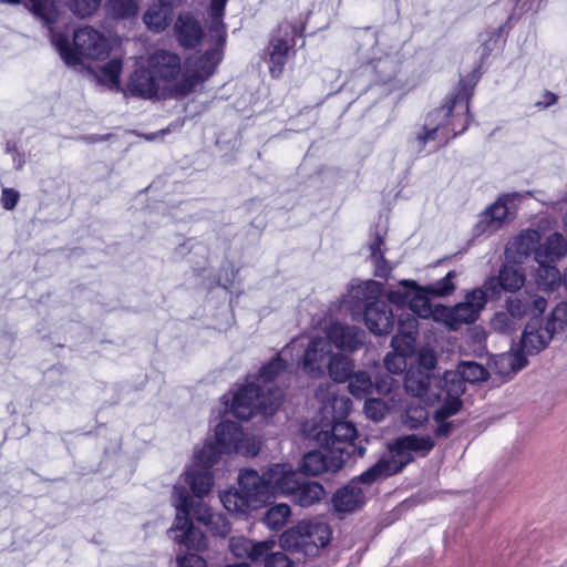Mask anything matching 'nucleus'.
I'll use <instances>...</instances> for the list:
<instances>
[{"label": "nucleus", "mask_w": 567, "mask_h": 567, "mask_svg": "<svg viewBox=\"0 0 567 567\" xmlns=\"http://www.w3.org/2000/svg\"><path fill=\"white\" fill-rule=\"evenodd\" d=\"M286 349L270 362L261 367L254 381L239 389L234 398L231 411L241 420H249L255 414L271 415L282 403V390L275 384L276 378L285 371L287 363L282 359Z\"/></svg>", "instance_id": "nucleus-1"}, {"label": "nucleus", "mask_w": 567, "mask_h": 567, "mask_svg": "<svg viewBox=\"0 0 567 567\" xmlns=\"http://www.w3.org/2000/svg\"><path fill=\"white\" fill-rule=\"evenodd\" d=\"M228 0H210L209 7V43L203 53L189 59V70L181 76L175 85V96L184 97L199 83L212 76L223 59L226 42L225 24L223 22L225 6Z\"/></svg>", "instance_id": "nucleus-2"}, {"label": "nucleus", "mask_w": 567, "mask_h": 567, "mask_svg": "<svg viewBox=\"0 0 567 567\" xmlns=\"http://www.w3.org/2000/svg\"><path fill=\"white\" fill-rule=\"evenodd\" d=\"M176 517L168 529L171 538L188 549H202L206 546L204 533L195 527L189 518L192 514L198 522L208 523L205 516H212L213 512L200 498L194 499L183 486H175L173 491Z\"/></svg>", "instance_id": "nucleus-3"}, {"label": "nucleus", "mask_w": 567, "mask_h": 567, "mask_svg": "<svg viewBox=\"0 0 567 567\" xmlns=\"http://www.w3.org/2000/svg\"><path fill=\"white\" fill-rule=\"evenodd\" d=\"M468 117V97L457 94L426 115L424 132L413 142L414 148L421 152L427 141L435 140L436 134H442L445 138L450 133H453V136L461 134L466 128Z\"/></svg>", "instance_id": "nucleus-4"}, {"label": "nucleus", "mask_w": 567, "mask_h": 567, "mask_svg": "<svg viewBox=\"0 0 567 567\" xmlns=\"http://www.w3.org/2000/svg\"><path fill=\"white\" fill-rule=\"evenodd\" d=\"M51 41L68 65L82 64L84 59H104L110 50L107 39L90 25L75 30L72 43L68 37L54 32H52Z\"/></svg>", "instance_id": "nucleus-5"}, {"label": "nucleus", "mask_w": 567, "mask_h": 567, "mask_svg": "<svg viewBox=\"0 0 567 567\" xmlns=\"http://www.w3.org/2000/svg\"><path fill=\"white\" fill-rule=\"evenodd\" d=\"M435 446L432 436L415 434L403 435L389 444V454L382 456L365 476L382 473L385 477L402 471L414 458V455L426 456Z\"/></svg>", "instance_id": "nucleus-6"}, {"label": "nucleus", "mask_w": 567, "mask_h": 567, "mask_svg": "<svg viewBox=\"0 0 567 567\" xmlns=\"http://www.w3.org/2000/svg\"><path fill=\"white\" fill-rule=\"evenodd\" d=\"M238 489L220 494V502L230 513L246 514L271 498L264 473L259 475L255 470H243L238 476Z\"/></svg>", "instance_id": "nucleus-7"}, {"label": "nucleus", "mask_w": 567, "mask_h": 567, "mask_svg": "<svg viewBox=\"0 0 567 567\" xmlns=\"http://www.w3.org/2000/svg\"><path fill=\"white\" fill-rule=\"evenodd\" d=\"M331 535V528L326 522L302 520L281 535L280 545L291 555L302 553L306 557H313L330 543Z\"/></svg>", "instance_id": "nucleus-8"}, {"label": "nucleus", "mask_w": 567, "mask_h": 567, "mask_svg": "<svg viewBox=\"0 0 567 567\" xmlns=\"http://www.w3.org/2000/svg\"><path fill=\"white\" fill-rule=\"evenodd\" d=\"M488 370L475 361H462L455 371H446L443 382L447 391V402L435 411V417L442 420L456 414L461 408L460 396L465 392V382L476 383L487 380Z\"/></svg>", "instance_id": "nucleus-9"}, {"label": "nucleus", "mask_w": 567, "mask_h": 567, "mask_svg": "<svg viewBox=\"0 0 567 567\" xmlns=\"http://www.w3.org/2000/svg\"><path fill=\"white\" fill-rule=\"evenodd\" d=\"M315 439L320 446L330 449L338 456L334 467H343L353 455L362 457L365 453L364 446L354 443L357 429L350 422H336L330 430L317 432Z\"/></svg>", "instance_id": "nucleus-10"}, {"label": "nucleus", "mask_w": 567, "mask_h": 567, "mask_svg": "<svg viewBox=\"0 0 567 567\" xmlns=\"http://www.w3.org/2000/svg\"><path fill=\"white\" fill-rule=\"evenodd\" d=\"M301 35V24L292 23L287 20L280 22L272 32L267 47V54L269 59V70L274 78L282 73L287 61L295 53L296 39Z\"/></svg>", "instance_id": "nucleus-11"}, {"label": "nucleus", "mask_w": 567, "mask_h": 567, "mask_svg": "<svg viewBox=\"0 0 567 567\" xmlns=\"http://www.w3.org/2000/svg\"><path fill=\"white\" fill-rule=\"evenodd\" d=\"M425 287L419 288L414 281L403 280L396 289L389 292L388 299L401 310V313L396 315L398 321L408 315L416 320L415 316L429 318L432 315Z\"/></svg>", "instance_id": "nucleus-12"}, {"label": "nucleus", "mask_w": 567, "mask_h": 567, "mask_svg": "<svg viewBox=\"0 0 567 567\" xmlns=\"http://www.w3.org/2000/svg\"><path fill=\"white\" fill-rule=\"evenodd\" d=\"M417 334V320L411 315L406 318L401 317L399 320V330L391 340L393 352L384 358V367L392 374H400L406 369L405 355L411 353L414 348Z\"/></svg>", "instance_id": "nucleus-13"}, {"label": "nucleus", "mask_w": 567, "mask_h": 567, "mask_svg": "<svg viewBox=\"0 0 567 567\" xmlns=\"http://www.w3.org/2000/svg\"><path fill=\"white\" fill-rule=\"evenodd\" d=\"M443 382V377H431L429 372L422 370L408 371L404 379V388L416 400L426 404L447 402V391Z\"/></svg>", "instance_id": "nucleus-14"}, {"label": "nucleus", "mask_w": 567, "mask_h": 567, "mask_svg": "<svg viewBox=\"0 0 567 567\" xmlns=\"http://www.w3.org/2000/svg\"><path fill=\"white\" fill-rule=\"evenodd\" d=\"M370 467L352 478L349 484L337 489L332 497V505L338 513H351L359 509L365 502V491L360 484L370 486L374 482L385 478L382 473H374L372 476H365Z\"/></svg>", "instance_id": "nucleus-15"}, {"label": "nucleus", "mask_w": 567, "mask_h": 567, "mask_svg": "<svg viewBox=\"0 0 567 567\" xmlns=\"http://www.w3.org/2000/svg\"><path fill=\"white\" fill-rule=\"evenodd\" d=\"M146 64L163 90L176 97L175 85L179 83L182 72L179 55L166 50H156L147 58Z\"/></svg>", "instance_id": "nucleus-16"}, {"label": "nucleus", "mask_w": 567, "mask_h": 567, "mask_svg": "<svg viewBox=\"0 0 567 567\" xmlns=\"http://www.w3.org/2000/svg\"><path fill=\"white\" fill-rule=\"evenodd\" d=\"M333 354L332 346L327 338L323 336L313 337L303 352L302 369L312 377L323 375Z\"/></svg>", "instance_id": "nucleus-17"}, {"label": "nucleus", "mask_w": 567, "mask_h": 567, "mask_svg": "<svg viewBox=\"0 0 567 567\" xmlns=\"http://www.w3.org/2000/svg\"><path fill=\"white\" fill-rule=\"evenodd\" d=\"M519 198L518 193H509L499 196L481 216L477 224L480 233H494L514 215L513 203Z\"/></svg>", "instance_id": "nucleus-18"}, {"label": "nucleus", "mask_w": 567, "mask_h": 567, "mask_svg": "<svg viewBox=\"0 0 567 567\" xmlns=\"http://www.w3.org/2000/svg\"><path fill=\"white\" fill-rule=\"evenodd\" d=\"M389 302L390 300L377 298L365 306V326L377 336L388 334L393 328L394 313Z\"/></svg>", "instance_id": "nucleus-19"}, {"label": "nucleus", "mask_w": 567, "mask_h": 567, "mask_svg": "<svg viewBox=\"0 0 567 567\" xmlns=\"http://www.w3.org/2000/svg\"><path fill=\"white\" fill-rule=\"evenodd\" d=\"M300 474L288 464H272L264 472V480L270 489L271 497L276 494L289 496Z\"/></svg>", "instance_id": "nucleus-20"}, {"label": "nucleus", "mask_w": 567, "mask_h": 567, "mask_svg": "<svg viewBox=\"0 0 567 567\" xmlns=\"http://www.w3.org/2000/svg\"><path fill=\"white\" fill-rule=\"evenodd\" d=\"M215 437L217 445L220 446L221 452L226 453H249L250 450L247 445V439L237 422L223 421L215 430Z\"/></svg>", "instance_id": "nucleus-21"}, {"label": "nucleus", "mask_w": 567, "mask_h": 567, "mask_svg": "<svg viewBox=\"0 0 567 567\" xmlns=\"http://www.w3.org/2000/svg\"><path fill=\"white\" fill-rule=\"evenodd\" d=\"M323 337L329 340L331 346L334 344L342 351L352 352L362 346L364 332L353 326L333 322L326 328Z\"/></svg>", "instance_id": "nucleus-22"}, {"label": "nucleus", "mask_w": 567, "mask_h": 567, "mask_svg": "<svg viewBox=\"0 0 567 567\" xmlns=\"http://www.w3.org/2000/svg\"><path fill=\"white\" fill-rule=\"evenodd\" d=\"M553 338L554 336L546 323L542 324L535 317L527 322L524 329L520 347L524 353L536 354L544 350Z\"/></svg>", "instance_id": "nucleus-23"}, {"label": "nucleus", "mask_w": 567, "mask_h": 567, "mask_svg": "<svg viewBox=\"0 0 567 567\" xmlns=\"http://www.w3.org/2000/svg\"><path fill=\"white\" fill-rule=\"evenodd\" d=\"M547 308V300L540 295L524 293L515 297H509L506 300V311L513 315L514 319L519 322L527 315L536 316L542 315Z\"/></svg>", "instance_id": "nucleus-24"}, {"label": "nucleus", "mask_w": 567, "mask_h": 567, "mask_svg": "<svg viewBox=\"0 0 567 567\" xmlns=\"http://www.w3.org/2000/svg\"><path fill=\"white\" fill-rule=\"evenodd\" d=\"M163 89L148 66H137L130 75L126 90L137 97L153 99Z\"/></svg>", "instance_id": "nucleus-25"}, {"label": "nucleus", "mask_w": 567, "mask_h": 567, "mask_svg": "<svg viewBox=\"0 0 567 567\" xmlns=\"http://www.w3.org/2000/svg\"><path fill=\"white\" fill-rule=\"evenodd\" d=\"M178 42L184 48L209 43V31L204 33L200 24L189 14H182L175 22Z\"/></svg>", "instance_id": "nucleus-26"}, {"label": "nucleus", "mask_w": 567, "mask_h": 567, "mask_svg": "<svg viewBox=\"0 0 567 567\" xmlns=\"http://www.w3.org/2000/svg\"><path fill=\"white\" fill-rule=\"evenodd\" d=\"M525 282L524 275L508 266H504L497 277L488 278L484 284V291L491 298L497 297L502 290L516 291L523 287Z\"/></svg>", "instance_id": "nucleus-27"}, {"label": "nucleus", "mask_w": 567, "mask_h": 567, "mask_svg": "<svg viewBox=\"0 0 567 567\" xmlns=\"http://www.w3.org/2000/svg\"><path fill=\"white\" fill-rule=\"evenodd\" d=\"M539 240L540 236L537 230L527 229L507 244L506 257L514 262L522 264L530 254L536 255Z\"/></svg>", "instance_id": "nucleus-28"}, {"label": "nucleus", "mask_w": 567, "mask_h": 567, "mask_svg": "<svg viewBox=\"0 0 567 567\" xmlns=\"http://www.w3.org/2000/svg\"><path fill=\"white\" fill-rule=\"evenodd\" d=\"M487 297L482 288L474 289L466 295L463 302L453 308L452 318L460 323L475 321L481 310L485 307Z\"/></svg>", "instance_id": "nucleus-29"}, {"label": "nucleus", "mask_w": 567, "mask_h": 567, "mask_svg": "<svg viewBox=\"0 0 567 567\" xmlns=\"http://www.w3.org/2000/svg\"><path fill=\"white\" fill-rule=\"evenodd\" d=\"M367 70L371 71L374 84H391V90L399 87L394 82L399 71V59L395 55L373 58Z\"/></svg>", "instance_id": "nucleus-30"}, {"label": "nucleus", "mask_w": 567, "mask_h": 567, "mask_svg": "<svg viewBox=\"0 0 567 567\" xmlns=\"http://www.w3.org/2000/svg\"><path fill=\"white\" fill-rule=\"evenodd\" d=\"M326 496V491L321 484L315 481L306 480L301 475L297 480V486L288 496L296 505L310 507L320 503Z\"/></svg>", "instance_id": "nucleus-31"}, {"label": "nucleus", "mask_w": 567, "mask_h": 567, "mask_svg": "<svg viewBox=\"0 0 567 567\" xmlns=\"http://www.w3.org/2000/svg\"><path fill=\"white\" fill-rule=\"evenodd\" d=\"M338 456L328 447L324 451L308 452L301 462V471L307 475H319L324 472H337L342 467H334Z\"/></svg>", "instance_id": "nucleus-32"}, {"label": "nucleus", "mask_w": 567, "mask_h": 567, "mask_svg": "<svg viewBox=\"0 0 567 567\" xmlns=\"http://www.w3.org/2000/svg\"><path fill=\"white\" fill-rule=\"evenodd\" d=\"M275 547L274 540L254 543L244 536L231 537L229 549L238 558L248 557L251 561H259L261 557Z\"/></svg>", "instance_id": "nucleus-33"}, {"label": "nucleus", "mask_w": 567, "mask_h": 567, "mask_svg": "<svg viewBox=\"0 0 567 567\" xmlns=\"http://www.w3.org/2000/svg\"><path fill=\"white\" fill-rule=\"evenodd\" d=\"M566 252L567 244L564 236L559 233H553L543 244H538L536 261L555 264L564 257Z\"/></svg>", "instance_id": "nucleus-34"}, {"label": "nucleus", "mask_w": 567, "mask_h": 567, "mask_svg": "<svg viewBox=\"0 0 567 567\" xmlns=\"http://www.w3.org/2000/svg\"><path fill=\"white\" fill-rule=\"evenodd\" d=\"M527 364L525 355L518 351L502 353L494 358L496 373L505 378H512Z\"/></svg>", "instance_id": "nucleus-35"}, {"label": "nucleus", "mask_w": 567, "mask_h": 567, "mask_svg": "<svg viewBox=\"0 0 567 567\" xmlns=\"http://www.w3.org/2000/svg\"><path fill=\"white\" fill-rule=\"evenodd\" d=\"M561 278L559 270L553 262H538L536 270V284L539 290L553 292L560 287Z\"/></svg>", "instance_id": "nucleus-36"}, {"label": "nucleus", "mask_w": 567, "mask_h": 567, "mask_svg": "<svg viewBox=\"0 0 567 567\" xmlns=\"http://www.w3.org/2000/svg\"><path fill=\"white\" fill-rule=\"evenodd\" d=\"M172 19V7L163 4H154L144 14V22L150 30L155 32L163 31Z\"/></svg>", "instance_id": "nucleus-37"}, {"label": "nucleus", "mask_w": 567, "mask_h": 567, "mask_svg": "<svg viewBox=\"0 0 567 567\" xmlns=\"http://www.w3.org/2000/svg\"><path fill=\"white\" fill-rule=\"evenodd\" d=\"M123 65L121 59H112L96 72L97 81L110 89L120 90V75Z\"/></svg>", "instance_id": "nucleus-38"}, {"label": "nucleus", "mask_w": 567, "mask_h": 567, "mask_svg": "<svg viewBox=\"0 0 567 567\" xmlns=\"http://www.w3.org/2000/svg\"><path fill=\"white\" fill-rule=\"evenodd\" d=\"M383 239L379 234L369 244L370 259L374 265V275L380 278H386L391 271V267L383 257Z\"/></svg>", "instance_id": "nucleus-39"}, {"label": "nucleus", "mask_w": 567, "mask_h": 567, "mask_svg": "<svg viewBox=\"0 0 567 567\" xmlns=\"http://www.w3.org/2000/svg\"><path fill=\"white\" fill-rule=\"evenodd\" d=\"M327 370L333 381L344 382L351 377L353 363L347 355L334 353Z\"/></svg>", "instance_id": "nucleus-40"}, {"label": "nucleus", "mask_w": 567, "mask_h": 567, "mask_svg": "<svg viewBox=\"0 0 567 567\" xmlns=\"http://www.w3.org/2000/svg\"><path fill=\"white\" fill-rule=\"evenodd\" d=\"M421 402L415 400L406 404L403 423L411 430L423 426L429 419V412Z\"/></svg>", "instance_id": "nucleus-41"}, {"label": "nucleus", "mask_w": 567, "mask_h": 567, "mask_svg": "<svg viewBox=\"0 0 567 567\" xmlns=\"http://www.w3.org/2000/svg\"><path fill=\"white\" fill-rule=\"evenodd\" d=\"M186 481L189 483L193 493L197 498L206 495L213 486V476L204 468V471H188Z\"/></svg>", "instance_id": "nucleus-42"}, {"label": "nucleus", "mask_w": 567, "mask_h": 567, "mask_svg": "<svg viewBox=\"0 0 567 567\" xmlns=\"http://www.w3.org/2000/svg\"><path fill=\"white\" fill-rule=\"evenodd\" d=\"M290 507L287 504H277L272 507H270L265 516H264V523L270 528V529H281L286 523L288 522V518L290 516Z\"/></svg>", "instance_id": "nucleus-43"}, {"label": "nucleus", "mask_w": 567, "mask_h": 567, "mask_svg": "<svg viewBox=\"0 0 567 567\" xmlns=\"http://www.w3.org/2000/svg\"><path fill=\"white\" fill-rule=\"evenodd\" d=\"M546 326L554 337L567 336V303H558L554 308Z\"/></svg>", "instance_id": "nucleus-44"}, {"label": "nucleus", "mask_w": 567, "mask_h": 567, "mask_svg": "<svg viewBox=\"0 0 567 567\" xmlns=\"http://www.w3.org/2000/svg\"><path fill=\"white\" fill-rule=\"evenodd\" d=\"M105 7L109 14L115 19L131 18L138 11L136 0H109Z\"/></svg>", "instance_id": "nucleus-45"}, {"label": "nucleus", "mask_w": 567, "mask_h": 567, "mask_svg": "<svg viewBox=\"0 0 567 567\" xmlns=\"http://www.w3.org/2000/svg\"><path fill=\"white\" fill-rule=\"evenodd\" d=\"M349 391L357 398H364L372 393L373 383L370 375L364 371H359L349 378Z\"/></svg>", "instance_id": "nucleus-46"}, {"label": "nucleus", "mask_w": 567, "mask_h": 567, "mask_svg": "<svg viewBox=\"0 0 567 567\" xmlns=\"http://www.w3.org/2000/svg\"><path fill=\"white\" fill-rule=\"evenodd\" d=\"M519 326L520 322L514 319L513 315L508 313L506 310L496 312L491 319L492 329L503 334L513 333Z\"/></svg>", "instance_id": "nucleus-47"}, {"label": "nucleus", "mask_w": 567, "mask_h": 567, "mask_svg": "<svg viewBox=\"0 0 567 567\" xmlns=\"http://www.w3.org/2000/svg\"><path fill=\"white\" fill-rule=\"evenodd\" d=\"M223 453L224 452L220 451L219 445H214L212 442H207L200 450L195 452V458L198 465L208 470L218 462Z\"/></svg>", "instance_id": "nucleus-48"}, {"label": "nucleus", "mask_w": 567, "mask_h": 567, "mask_svg": "<svg viewBox=\"0 0 567 567\" xmlns=\"http://www.w3.org/2000/svg\"><path fill=\"white\" fill-rule=\"evenodd\" d=\"M31 11L47 24L55 22L58 11L53 0H29Z\"/></svg>", "instance_id": "nucleus-49"}, {"label": "nucleus", "mask_w": 567, "mask_h": 567, "mask_svg": "<svg viewBox=\"0 0 567 567\" xmlns=\"http://www.w3.org/2000/svg\"><path fill=\"white\" fill-rule=\"evenodd\" d=\"M456 277L455 270H451L442 279L425 286V291L431 296L443 297L450 295L455 286L453 279Z\"/></svg>", "instance_id": "nucleus-50"}, {"label": "nucleus", "mask_w": 567, "mask_h": 567, "mask_svg": "<svg viewBox=\"0 0 567 567\" xmlns=\"http://www.w3.org/2000/svg\"><path fill=\"white\" fill-rule=\"evenodd\" d=\"M102 0H69V8L76 17L86 18L97 10Z\"/></svg>", "instance_id": "nucleus-51"}, {"label": "nucleus", "mask_w": 567, "mask_h": 567, "mask_svg": "<svg viewBox=\"0 0 567 567\" xmlns=\"http://www.w3.org/2000/svg\"><path fill=\"white\" fill-rule=\"evenodd\" d=\"M261 559L265 567H293L295 559L285 551H267Z\"/></svg>", "instance_id": "nucleus-52"}, {"label": "nucleus", "mask_w": 567, "mask_h": 567, "mask_svg": "<svg viewBox=\"0 0 567 567\" xmlns=\"http://www.w3.org/2000/svg\"><path fill=\"white\" fill-rule=\"evenodd\" d=\"M386 411V405L381 400L368 399L364 403V412L367 416L375 422L384 419Z\"/></svg>", "instance_id": "nucleus-53"}, {"label": "nucleus", "mask_w": 567, "mask_h": 567, "mask_svg": "<svg viewBox=\"0 0 567 567\" xmlns=\"http://www.w3.org/2000/svg\"><path fill=\"white\" fill-rule=\"evenodd\" d=\"M208 523L205 524L214 534L226 536L229 532L228 520L220 514L213 513L212 516L206 515Z\"/></svg>", "instance_id": "nucleus-54"}, {"label": "nucleus", "mask_w": 567, "mask_h": 567, "mask_svg": "<svg viewBox=\"0 0 567 567\" xmlns=\"http://www.w3.org/2000/svg\"><path fill=\"white\" fill-rule=\"evenodd\" d=\"M20 194L14 188L4 187L1 192V205L7 210H13L19 202Z\"/></svg>", "instance_id": "nucleus-55"}, {"label": "nucleus", "mask_w": 567, "mask_h": 567, "mask_svg": "<svg viewBox=\"0 0 567 567\" xmlns=\"http://www.w3.org/2000/svg\"><path fill=\"white\" fill-rule=\"evenodd\" d=\"M177 567H207L205 559L196 554L177 557Z\"/></svg>", "instance_id": "nucleus-56"}, {"label": "nucleus", "mask_w": 567, "mask_h": 567, "mask_svg": "<svg viewBox=\"0 0 567 567\" xmlns=\"http://www.w3.org/2000/svg\"><path fill=\"white\" fill-rule=\"evenodd\" d=\"M447 417H444L442 420H437L434 416V420L440 423V425L435 429V435L436 436H447L452 431V423L445 422Z\"/></svg>", "instance_id": "nucleus-57"}, {"label": "nucleus", "mask_w": 567, "mask_h": 567, "mask_svg": "<svg viewBox=\"0 0 567 567\" xmlns=\"http://www.w3.org/2000/svg\"><path fill=\"white\" fill-rule=\"evenodd\" d=\"M544 99H545V101L543 103H537V105L543 104V107H548V106L555 104L557 101V96L554 93L548 92V91L545 92Z\"/></svg>", "instance_id": "nucleus-58"}, {"label": "nucleus", "mask_w": 567, "mask_h": 567, "mask_svg": "<svg viewBox=\"0 0 567 567\" xmlns=\"http://www.w3.org/2000/svg\"><path fill=\"white\" fill-rule=\"evenodd\" d=\"M12 161L16 169H21L25 163L23 155L19 152H16V154L12 155Z\"/></svg>", "instance_id": "nucleus-59"}, {"label": "nucleus", "mask_w": 567, "mask_h": 567, "mask_svg": "<svg viewBox=\"0 0 567 567\" xmlns=\"http://www.w3.org/2000/svg\"><path fill=\"white\" fill-rule=\"evenodd\" d=\"M422 362L423 364L430 369V368H433L434 364H435V358L433 355H430V357H423L422 358Z\"/></svg>", "instance_id": "nucleus-60"}, {"label": "nucleus", "mask_w": 567, "mask_h": 567, "mask_svg": "<svg viewBox=\"0 0 567 567\" xmlns=\"http://www.w3.org/2000/svg\"><path fill=\"white\" fill-rule=\"evenodd\" d=\"M158 1L162 2L163 4L174 8V7L179 6L184 0H158Z\"/></svg>", "instance_id": "nucleus-61"}, {"label": "nucleus", "mask_w": 567, "mask_h": 567, "mask_svg": "<svg viewBox=\"0 0 567 567\" xmlns=\"http://www.w3.org/2000/svg\"><path fill=\"white\" fill-rule=\"evenodd\" d=\"M6 151L7 153H11L12 155L16 154V152H18L16 143L8 142L6 145Z\"/></svg>", "instance_id": "nucleus-62"}, {"label": "nucleus", "mask_w": 567, "mask_h": 567, "mask_svg": "<svg viewBox=\"0 0 567 567\" xmlns=\"http://www.w3.org/2000/svg\"><path fill=\"white\" fill-rule=\"evenodd\" d=\"M371 293L372 295H377V293H380V289H381V286L374 281H371Z\"/></svg>", "instance_id": "nucleus-63"}, {"label": "nucleus", "mask_w": 567, "mask_h": 567, "mask_svg": "<svg viewBox=\"0 0 567 567\" xmlns=\"http://www.w3.org/2000/svg\"><path fill=\"white\" fill-rule=\"evenodd\" d=\"M225 567H250V566L246 563H238V564H233V565H226Z\"/></svg>", "instance_id": "nucleus-64"}]
</instances>
